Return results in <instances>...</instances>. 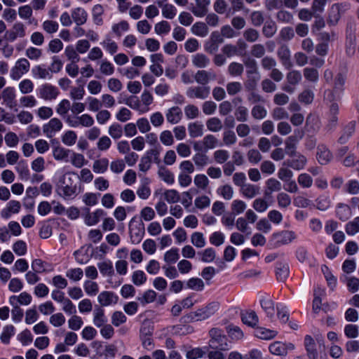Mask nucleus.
<instances>
[{"mask_svg":"<svg viewBox=\"0 0 359 359\" xmlns=\"http://www.w3.org/2000/svg\"><path fill=\"white\" fill-rule=\"evenodd\" d=\"M210 340L208 346L205 347L204 349L219 350V351H229L231 349V343L227 337L224 334V332L218 328H212L209 331Z\"/></svg>","mask_w":359,"mask_h":359,"instance_id":"nucleus-1","label":"nucleus"},{"mask_svg":"<svg viewBox=\"0 0 359 359\" xmlns=\"http://www.w3.org/2000/svg\"><path fill=\"white\" fill-rule=\"evenodd\" d=\"M307 357L309 359H318V354L325 351L324 341L322 336L316 337V342L310 335H306L304 341Z\"/></svg>","mask_w":359,"mask_h":359,"instance_id":"nucleus-2","label":"nucleus"},{"mask_svg":"<svg viewBox=\"0 0 359 359\" xmlns=\"http://www.w3.org/2000/svg\"><path fill=\"white\" fill-rule=\"evenodd\" d=\"M218 309V302H210L205 306L188 314L187 318L191 321L204 320L212 316L217 311Z\"/></svg>","mask_w":359,"mask_h":359,"instance_id":"nucleus-3","label":"nucleus"},{"mask_svg":"<svg viewBox=\"0 0 359 359\" xmlns=\"http://www.w3.org/2000/svg\"><path fill=\"white\" fill-rule=\"evenodd\" d=\"M71 175H75L74 172L65 174L60 180V189L65 197H70L74 195L77 190L76 184L74 183Z\"/></svg>","mask_w":359,"mask_h":359,"instance_id":"nucleus-4","label":"nucleus"},{"mask_svg":"<svg viewBox=\"0 0 359 359\" xmlns=\"http://www.w3.org/2000/svg\"><path fill=\"white\" fill-rule=\"evenodd\" d=\"M30 68V63L26 58L18 59L11 69V77L13 80H19L24 74L27 73Z\"/></svg>","mask_w":359,"mask_h":359,"instance_id":"nucleus-5","label":"nucleus"},{"mask_svg":"<svg viewBox=\"0 0 359 359\" xmlns=\"http://www.w3.org/2000/svg\"><path fill=\"white\" fill-rule=\"evenodd\" d=\"M210 88L208 86H191L187 89L186 95L190 99L205 100L209 97Z\"/></svg>","mask_w":359,"mask_h":359,"instance_id":"nucleus-6","label":"nucleus"},{"mask_svg":"<svg viewBox=\"0 0 359 359\" xmlns=\"http://www.w3.org/2000/svg\"><path fill=\"white\" fill-rule=\"evenodd\" d=\"M217 79V73L212 70H198L194 75V80L198 84L206 86L208 83L214 81Z\"/></svg>","mask_w":359,"mask_h":359,"instance_id":"nucleus-7","label":"nucleus"},{"mask_svg":"<svg viewBox=\"0 0 359 359\" xmlns=\"http://www.w3.org/2000/svg\"><path fill=\"white\" fill-rule=\"evenodd\" d=\"M133 219L129 224L130 236L131 242L134 244H138L142 241L144 235V225L143 223L134 224Z\"/></svg>","mask_w":359,"mask_h":359,"instance_id":"nucleus-8","label":"nucleus"},{"mask_svg":"<svg viewBox=\"0 0 359 359\" xmlns=\"http://www.w3.org/2000/svg\"><path fill=\"white\" fill-rule=\"evenodd\" d=\"M62 126L63 124L59 118H53L43 126V132L47 137L51 138L62 128Z\"/></svg>","mask_w":359,"mask_h":359,"instance_id":"nucleus-9","label":"nucleus"},{"mask_svg":"<svg viewBox=\"0 0 359 359\" xmlns=\"http://www.w3.org/2000/svg\"><path fill=\"white\" fill-rule=\"evenodd\" d=\"M83 213L84 222L88 226H94L97 224L100 219L103 217L106 213L102 209H97L95 212H90L89 208L84 209Z\"/></svg>","mask_w":359,"mask_h":359,"instance_id":"nucleus-10","label":"nucleus"},{"mask_svg":"<svg viewBox=\"0 0 359 359\" xmlns=\"http://www.w3.org/2000/svg\"><path fill=\"white\" fill-rule=\"evenodd\" d=\"M58 95V89L49 83L43 84L39 89V96L45 100H55Z\"/></svg>","mask_w":359,"mask_h":359,"instance_id":"nucleus-11","label":"nucleus"},{"mask_svg":"<svg viewBox=\"0 0 359 359\" xmlns=\"http://www.w3.org/2000/svg\"><path fill=\"white\" fill-rule=\"evenodd\" d=\"M277 55L283 66L286 69H288L292 67L290 50L287 45H282L278 48Z\"/></svg>","mask_w":359,"mask_h":359,"instance_id":"nucleus-12","label":"nucleus"},{"mask_svg":"<svg viewBox=\"0 0 359 359\" xmlns=\"http://www.w3.org/2000/svg\"><path fill=\"white\" fill-rule=\"evenodd\" d=\"M273 238L276 240V245L280 246L291 243L296 238L295 233L292 231H282L273 234Z\"/></svg>","mask_w":359,"mask_h":359,"instance_id":"nucleus-13","label":"nucleus"},{"mask_svg":"<svg viewBox=\"0 0 359 359\" xmlns=\"http://www.w3.org/2000/svg\"><path fill=\"white\" fill-rule=\"evenodd\" d=\"M151 332L149 328L142 327L140 330V339L142 346L147 351H151L154 348V343L151 338Z\"/></svg>","mask_w":359,"mask_h":359,"instance_id":"nucleus-14","label":"nucleus"},{"mask_svg":"<svg viewBox=\"0 0 359 359\" xmlns=\"http://www.w3.org/2000/svg\"><path fill=\"white\" fill-rule=\"evenodd\" d=\"M21 209V204L18 201H10L6 206L1 211V216L3 218L8 219L12 214H17Z\"/></svg>","mask_w":359,"mask_h":359,"instance_id":"nucleus-15","label":"nucleus"},{"mask_svg":"<svg viewBox=\"0 0 359 359\" xmlns=\"http://www.w3.org/2000/svg\"><path fill=\"white\" fill-rule=\"evenodd\" d=\"M295 156L296 158L284 161L283 165H287L296 170L304 169L307 162L306 158L300 154Z\"/></svg>","mask_w":359,"mask_h":359,"instance_id":"nucleus-16","label":"nucleus"},{"mask_svg":"<svg viewBox=\"0 0 359 359\" xmlns=\"http://www.w3.org/2000/svg\"><path fill=\"white\" fill-rule=\"evenodd\" d=\"M316 158L321 165H326L332 160V155L325 144H319L317 147Z\"/></svg>","mask_w":359,"mask_h":359,"instance_id":"nucleus-17","label":"nucleus"},{"mask_svg":"<svg viewBox=\"0 0 359 359\" xmlns=\"http://www.w3.org/2000/svg\"><path fill=\"white\" fill-rule=\"evenodd\" d=\"M118 297L112 292L104 291L100 293L97 297L98 302L102 306H107L111 304H116Z\"/></svg>","mask_w":359,"mask_h":359,"instance_id":"nucleus-18","label":"nucleus"},{"mask_svg":"<svg viewBox=\"0 0 359 359\" xmlns=\"http://www.w3.org/2000/svg\"><path fill=\"white\" fill-rule=\"evenodd\" d=\"M196 6L191 9L192 13L196 17H203L208 11L210 0H195Z\"/></svg>","mask_w":359,"mask_h":359,"instance_id":"nucleus-19","label":"nucleus"},{"mask_svg":"<svg viewBox=\"0 0 359 359\" xmlns=\"http://www.w3.org/2000/svg\"><path fill=\"white\" fill-rule=\"evenodd\" d=\"M165 117L168 123L177 124L182 118V111L179 107L175 106L168 109Z\"/></svg>","mask_w":359,"mask_h":359,"instance_id":"nucleus-20","label":"nucleus"},{"mask_svg":"<svg viewBox=\"0 0 359 359\" xmlns=\"http://www.w3.org/2000/svg\"><path fill=\"white\" fill-rule=\"evenodd\" d=\"M192 65L198 69H204L210 64V58L203 53H196L191 57Z\"/></svg>","mask_w":359,"mask_h":359,"instance_id":"nucleus-21","label":"nucleus"},{"mask_svg":"<svg viewBox=\"0 0 359 359\" xmlns=\"http://www.w3.org/2000/svg\"><path fill=\"white\" fill-rule=\"evenodd\" d=\"M32 296L27 292H21L18 296L13 295L9 298V303L12 306L18 305H29L32 302Z\"/></svg>","mask_w":359,"mask_h":359,"instance_id":"nucleus-22","label":"nucleus"},{"mask_svg":"<svg viewBox=\"0 0 359 359\" xmlns=\"http://www.w3.org/2000/svg\"><path fill=\"white\" fill-rule=\"evenodd\" d=\"M25 27L22 22H16L13 25L12 29L8 33V39L14 41L17 38H22L25 36Z\"/></svg>","mask_w":359,"mask_h":359,"instance_id":"nucleus-23","label":"nucleus"},{"mask_svg":"<svg viewBox=\"0 0 359 359\" xmlns=\"http://www.w3.org/2000/svg\"><path fill=\"white\" fill-rule=\"evenodd\" d=\"M302 135H300L299 137L296 135H291L285 140V151L290 156L292 157L296 155L297 144L302 139Z\"/></svg>","mask_w":359,"mask_h":359,"instance_id":"nucleus-24","label":"nucleus"},{"mask_svg":"<svg viewBox=\"0 0 359 359\" xmlns=\"http://www.w3.org/2000/svg\"><path fill=\"white\" fill-rule=\"evenodd\" d=\"M72 18L76 25L81 26L86 22L88 13L82 8H76L72 12Z\"/></svg>","mask_w":359,"mask_h":359,"instance_id":"nucleus-25","label":"nucleus"},{"mask_svg":"<svg viewBox=\"0 0 359 359\" xmlns=\"http://www.w3.org/2000/svg\"><path fill=\"white\" fill-rule=\"evenodd\" d=\"M240 192L246 198H252L259 194V187L252 184H245L240 189Z\"/></svg>","mask_w":359,"mask_h":359,"instance_id":"nucleus-26","label":"nucleus"},{"mask_svg":"<svg viewBox=\"0 0 359 359\" xmlns=\"http://www.w3.org/2000/svg\"><path fill=\"white\" fill-rule=\"evenodd\" d=\"M341 7L339 4L332 5L327 19L330 25H335L341 18Z\"/></svg>","mask_w":359,"mask_h":359,"instance_id":"nucleus-27","label":"nucleus"},{"mask_svg":"<svg viewBox=\"0 0 359 359\" xmlns=\"http://www.w3.org/2000/svg\"><path fill=\"white\" fill-rule=\"evenodd\" d=\"M32 75L34 78L40 79H50L52 77L51 73L48 69L43 65H36L32 69Z\"/></svg>","mask_w":359,"mask_h":359,"instance_id":"nucleus-28","label":"nucleus"},{"mask_svg":"<svg viewBox=\"0 0 359 359\" xmlns=\"http://www.w3.org/2000/svg\"><path fill=\"white\" fill-rule=\"evenodd\" d=\"M100 44L110 55H114L118 51V44L109 36H106Z\"/></svg>","mask_w":359,"mask_h":359,"instance_id":"nucleus-29","label":"nucleus"},{"mask_svg":"<svg viewBox=\"0 0 359 359\" xmlns=\"http://www.w3.org/2000/svg\"><path fill=\"white\" fill-rule=\"evenodd\" d=\"M227 72L233 77L241 76L244 72V66L241 63L232 62L227 67Z\"/></svg>","mask_w":359,"mask_h":359,"instance_id":"nucleus-30","label":"nucleus"},{"mask_svg":"<svg viewBox=\"0 0 359 359\" xmlns=\"http://www.w3.org/2000/svg\"><path fill=\"white\" fill-rule=\"evenodd\" d=\"M188 131L192 138L201 137L203 134V126L198 122L191 123L188 125Z\"/></svg>","mask_w":359,"mask_h":359,"instance_id":"nucleus-31","label":"nucleus"},{"mask_svg":"<svg viewBox=\"0 0 359 359\" xmlns=\"http://www.w3.org/2000/svg\"><path fill=\"white\" fill-rule=\"evenodd\" d=\"M277 29V25L274 21H266L262 27V34L266 38H271L275 35Z\"/></svg>","mask_w":359,"mask_h":359,"instance_id":"nucleus-32","label":"nucleus"},{"mask_svg":"<svg viewBox=\"0 0 359 359\" xmlns=\"http://www.w3.org/2000/svg\"><path fill=\"white\" fill-rule=\"evenodd\" d=\"M277 332L275 330H268L263 327H257L255 330V336L262 339H271L275 337Z\"/></svg>","mask_w":359,"mask_h":359,"instance_id":"nucleus-33","label":"nucleus"},{"mask_svg":"<svg viewBox=\"0 0 359 359\" xmlns=\"http://www.w3.org/2000/svg\"><path fill=\"white\" fill-rule=\"evenodd\" d=\"M346 52L349 55H353L356 46V36L351 29L347 31Z\"/></svg>","mask_w":359,"mask_h":359,"instance_id":"nucleus-34","label":"nucleus"},{"mask_svg":"<svg viewBox=\"0 0 359 359\" xmlns=\"http://www.w3.org/2000/svg\"><path fill=\"white\" fill-rule=\"evenodd\" d=\"M109 160L107 158H102L93 162V170L95 173H104L107 170Z\"/></svg>","mask_w":359,"mask_h":359,"instance_id":"nucleus-35","label":"nucleus"},{"mask_svg":"<svg viewBox=\"0 0 359 359\" xmlns=\"http://www.w3.org/2000/svg\"><path fill=\"white\" fill-rule=\"evenodd\" d=\"M355 128V123L353 122L348 123L344 128L343 133L339 138V142L340 144L346 143L349 137L354 133Z\"/></svg>","mask_w":359,"mask_h":359,"instance_id":"nucleus-36","label":"nucleus"},{"mask_svg":"<svg viewBox=\"0 0 359 359\" xmlns=\"http://www.w3.org/2000/svg\"><path fill=\"white\" fill-rule=\"evenodd\" d=\"M194 165L198 168H203L209 163V157L204 153L198 152L193 156Z\"/></svg>","mask_w":359,"mask_h":359,"instance_id":"nucleus-37","label":"nucleus"},{"mask_svg":"<svg viewBox=\"0 0 359 359\" xmlns=\"http://www.w3.org/2000/svg\"><path fill=\"white\" fill-rule=\"evenodd\" d=\"M191 32L196 36L204 37L208 34L209 30L205 23L198 22L193 25Z\"/></svg>","mask_w":359,"mask_h":359,"instance_id":"nucleus-38","label":"nucleus"},{"mask_svg":"<svg viewBox=\"0 0 359 359\" xmlns=\"http://www.w3.org/2000/svg\"><path fill=\"white\" fill-rule=\"evenodd\" d=\"M100 273L104 276L111 277L114 274L112 263L110 261L100 262L97 264Z\"/></svg>","mask_w":359,"mask_h":359,"instance_id":"nucleus-39","label":"nucleus"},{"mask_svg":"<svg viewBox=\"0 0 359 359\" xmlns=\"http://www.w3.org/2000/svg\"><path fill=\"white\" fill-rule=\"evenodd\" d=\"M161 8L162 15L167 19H173L177 14L176 8L170 4L164 3L162 6H159Z\"/></svg>","mask_w":359,"mask_h":359,"instance_id":"nucleus-40","label":"nucleus"},{"mask_svg":"<svg viewBox=\"0 0 359 359\" xmlns=\"http://www.w3.org/2000/svg\"><path fill=\"white\" fill-rule=\"evenodd\" d=\"M93 314V323L95 326L100 327L106 324L107 319L104 316L103 309L100 308L96 309Z\"/></svg>","mask_w":359,"mask_h":359,"instance_id":"nucleus-41","label":"nucleus"},{"mask_svg":"<svg viewBox=\"0 0 359 359\" xmlns=\"http://www.w3.org/2000/svg\"><path fill=\"white\" fill-rule=\"evenodd\" d=\"M252 25L255 27H260L264 22V13L261 11H254L250 15Z\"/></svg>","mask_w":359,"mask_h":359,"instance_id":"nucleus-42","label":"nucleus"},{"mask_svg":"<svg viewBox=\"0 0 359 359\" xmlns=\"http://www.w3.org/2000/svg\"><path fill=\"white\" fill-rule=\"evenodd\" d=\"M206 126L208 130L214 133L220 131L222 129V121L217 117H212L206 121Z\"/></svg>","mask_w":359,"mask_h":359,"instance_id":"nucleus-43","label":"nucleus"},{"mask_svg":"<svg viewBox=\"0 0 359 359\" xmlns=\"http://www.w3.org/2000/svg\"><path fill=\"white\" fill-rule=\"evenodd\" d=\"M187 287L194 291H202L205 287L204 282L198 278H191L187 282Z\"/></svg>","mask_w":359,"mask_h":359,"instance_id":"nucleus-44","label":"nucleus"},{"mask_svg":"<svg viewBox=\"0 0 359 359\" xmlns=\"http://www.w3.org/2000/svg\"><path fill=\"white\" fill-rule=\"evenodd\" d=\"M269 351L276 355L284 356L286 355V351L285 344L280 341H275L272 343L269 347Z\"/></svg>","mask_w":359,"mask_h":359,"instance_id":"nucleus-45","label":"nucleus"},{"mask_svg":"<svg viewBox=\"0 0 359 359\" xmlns=\"http://www.w3.org/2000/svg\"><path fill=\"white\" fill-rule=\"evenodd\" d=\"M203 145L207 150L212 149L219 145V142L213 135H207L203 139Z\"/></svg>","mask_w":359,"mask_h":359,"instance_id":"nucleus-46","label":"nucleus"},{"mask_svg":"<svg viewBox=\"0 0 359 359\" xmlns=\"http://www.w3.org/2000/svg\"><path fill=\"white\" fill-rule=\"evenodd\" d=\"M158 175L162 180L169 184H172L175 182L173 174L165 167L159 168Z\"/></svg>","mask_w":359,"mask_h":359,"instance_id":"nucleus-47","label":"nucleus"},{"mask_svg":"<svg viewBox=\"0 0 359 359\" xmlns=\"http://www.w3.org/2000/svg\"><path fill=\"white\" fill-rule=\"evenodd\" d=\"M226 92L230 96H233L243 90V85L239 81H231L226 85Z\"/></svg>","mask_w":359,"mask_h":359,"instance_id":"nucleus-48","label":"nucleus"},{"mask_svg":"<svg viewBox=\"0 0 359 359\" xmlns=\"http://www.w3.org/2000/svg\"><path fill=\"white\" fill-rule=\"evenodd\" d=\"M261 306L266 312L268 317L272 318L274 317L275 309L274 303L271 299H265L261 301Z\"/></svg>","mask_w":359,"mask_h":359,"instance_id":"nucleus-49","label":"nucleus"},{"mask_svg":"<svg viewBox=\"0 0 359 359\" xmlns=\"http://www.w3.org/2000/svg\"><path fill=\"white\" fill-rule=\"evenodd\" d=\"M194 183L198 189L205 190L209 185V180L205 175L198 174L194 177Z\"/></svg>","mask_w":359,"mask_h":359,"instance_id":"nucleus-50","label":"nucleus"},{"mask_svg":"<svg viewBox=\"0 0 359 359\" xmlns=\"http://www.w3.org/2000/svg\"><path fill=\"white\" fill-rule=\"evenodd\" d=\"M244 65L247 67V75L249 78L252 74H258V67L257 61L252 58H247L244 60Z\"/></svg>","mask_w":359,"mask_h":359,"instance_id":"nucleus-51","label":"nucleus"},{"mask_svg":"<svg viewBox=\"0 0 359 359\" xmlns=\"http://www.w3.org/2000/svg\"><path fill=\"white\" fill-rule=\"evenodd\" d=\"M15 170L18 172L19 175V177L24 180H28L29 177V170L28 169L27 163L21 161H20L17 166L15 167Z\"/></svg>","mask_w":359,"mask_h":359,"instance_id":"nucleus-52","label":"nucleus"},{"mask_svg":"<svg viewBox=\"0 0 359 359\" xmlns=\"http://www.w3.org/2000/svg\"><path fill=\"white\" fill-rule=\"evenodd\" d=\"M156 297V292L153 290H148L142 294V297H138L137 300L143 306L153 302Z\"/></svg>","mask_w":359,"mask_h":359,"instance_id":"nucleus-53","label":"nucleus"},{"mask_svg":"<svg viewBox=\"0 0 359 359\" xmlns=\"http://www.w3.org/2000/svg\"><path fill=\"white\" fill-rule=\"evenodd\" d=\"M251 114L255 119L261 120L266 116L267 111L264 106L256 104L252 107Z\"/></svg>","mask_w":359,"mask_h":359,"instance_id":"nucleus-54","label":"nucleus"},{"mask_svg":"<svg viewBox=\"0 0 359 359\" xmlns=\"http://www.w3.org/2000/svg\"><path fill=\"white\" fill-rule=\"evenodd\" d=\"M217 193L224 199L231 200L233 196V189L229 184H224L218 188Z\"/></svg>","mask_w":359,"mask_h":359,"instance_id":"nucleus-55","label":"nucleus"},{"mask_svg":"<svg viewBox=\"0 0 359 359\" xmlns=\"http://www.w3.org/2000/svg\"><path fill=\"white\" fill-rule=\"evenodd\" d=\"M247 208L245 201L239 199H236L232 201L231 204V209L234 215H240L243 213Z\"/></svg>","mask_w":359,"mask_h":359,"instance_id":"nucleus-56","label":"nucleus"},{"mask_svg":"<svg viewBox=\"0 0 359 359\" xmlns=\"http://www.w3.org/2000/svg\"><path fill=\"white\" fill-rule=\"evenodd\" d=\"M43 55L41 49L36 47L30 46L25 50V55L31 60H39Z\"/></svg>","mask_w":359,"mask_h":359,"instance_id":"nucleus-57","label":"nucleus"},{"mask_svg":"<svg viewBox=\"0 0 359 359\" xmlns=\"http://www.w3.org/2000/svg\"><path fill=\"white\" fill-rule=\"evenodd\" d=\"M99 70L102 74L110 76L114 72V67L109 61L103 60L100 63Z\"/></svg>","mask_w":359,"mask_h":359,"instance_id":"nucleus-58","label":"nucleus"},{"mask_svg":"<svg viewBox=\"0 0 359 359\" xmlns=\"http://www.w3.org/2000/svg\"><path fill=\"white\" fill-rule=\"evenodd\" d=\"M242 320L245 324L250 327H255L258 323V317L254 311L248 312L243 315Z\"/></svg>","mask_w":359,"mask_h":359,"instance_id":"nucleus-59","label":"nucleus"},{"mask_svg":"<svg viewBox=\"0 0 359 359\" xmlns=\"http://www.w3.org/2000/svg\"><path fill=\"white\" fill-rule=\"evenodd\" d=\"M191 243L196 248H202L205 245V239L201 232H194L191 236Z\"/></svg>","mask_w":359,"mask_h":359,"instance_id":"nucleus-60","label":"nucleus"},{"mask_svg":"<svg viewBox=\"0 0 359 359\" xmlns=\"http://www.w3.org/2000/svg\"><path fill=\"white\" fill-rule=\"evenodd\" d=\"M304 76L306 80L316 83L319 78V74L316 69L312 67H306L304 69Z\"/></svg>","mask_w":359,"mask_h":359,"instance_id":"nucleus-61","label":"nucleus"},{"mask_svg":"<svg viewBox=\"0 0 359 359\" xmlns=\"http://www.w3.org/2000/svg\"><path fill=\"white\" fill-rule=\"evenodd\" d=\"M229 158V153L224 149H218L213 153L215 161L219 164L224 163Z\"/></svg>","mask_w":359,"mask_h":359,"instance_id":"nucleus-62","label":"nucleus"},{"mask_svg":"<svg viewBox=\"0 0 359 359\" xmlns=\"http://www.w3.org/2000/svg\"><path fill=\"white\" fill-rule=\"evenodd\" d=\"M180 258V255L177 248H172L167 251L163 257L164 261L168 264H174Z\"/></svg>","mask_w":359,"mask_h":359,"instance_id":"nucleus-63","label":"nucleus"},{"mask_svg":"<svg viewBox=\"0 0 359 359\" xmlns=\"http://www.w3.org/2000/svg\"><path fill=\"white\" fill-rule=\"evenodd\" d=\"M163 196L165 200L169 203H176L180 199V194L175 189L166 190L163 194Z\"/></svg>","mask_w":359,"mask_h":359,"instance_id":"nucleus-64","label":"nucleus"}]
</instances>
